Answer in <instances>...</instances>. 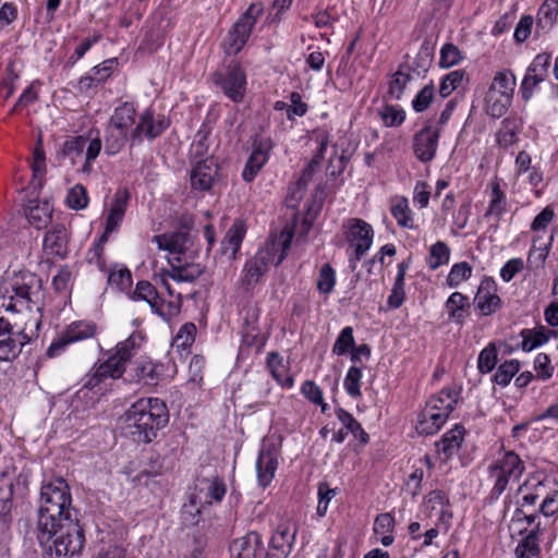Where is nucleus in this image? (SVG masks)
Instances as JSON below:
<instances>
[{
    "label": "nucleus",
    "instance_id": "nucleus-26",
    "mask_svg": "<svg viewBox=\"0 0 558 558\" xmlns=\"http://www.w3.org/2000/svg\"><path fill=\"white\" fill-rule=\"evenodd\" d=\"M432 407H425L417 416L416 430L422 435H434L446 423L449 415L432 412Z\"/></svg>",
    "mask_w": 558,
    "mask_h": 558
},
{
    "label": "nucleus",
    "instance_id": "nucleus-4",
    "mask_svg": "<svg viewBox=\"0 0 558 558\" xmlns=\"http://www.w3.org/2000/svg\"><path fill=\"white\" fill-rule=\"evenodd\" d=\"M524 471V463L514 451H507L488 466L489 480L493 482L490 498L498 499L510 481L519 480Z\"/></svg>",
    "mask_w": 558,
    "mask_h": 558
},
{
    "label": "nucleus",
    "instance_id": "nucleus-21",
    "mask_svg": "<svg viewBox=\"0 0 558 558\" xmlns=\"http://www.w3.org/2000/svg\"><path fill=\"white\" fill-rule=\"evenodd\" d=\"M218 172L217 163L213 158L198 161L191 171V185L195 190H210Z\"/></svg>",
    "mask_w": 558,
    "mask_h": 558
},
{
    "label": "nucleus",
    "instance_id": "nucleus-60",
    "mask_svg": "<svg viewBox=\"0 0 558 558\" xmlns=\"http://www.w3.org/2000/svg\"><path fill=\"white\" fill-rule=\"evenodd\" d=\"M354 345L353 328L350 326L344 327L336 339L332 347V352L337 355H343L350 348Z\"/></svg>",
    "mask_w": 558,
    "mask_h": 558
},
{
    "label": "nucleus",
    "instance_id": "nucleus-33",
    "mask_svg": "<svg viewBox=\"0 0 558 558\" xmlns=\"http://www.w3.org/2000/svg\"><path fill=\"white\" fill-rule=\"evenodd\" d=\"M104 141L105 153L109 156H113L119 154L129 141L131 142V136L107 123L105 126Z\"/></svg>",
    "mask_w": 558,
    "mask_h": 558
},
{
    "label": "nucleus",
    "instance_id": "nucleus-62",
    "mask_svg": "<svg viewBox=\"0 0 558 558\" xmlns=\"http://www.w3.org/2000/svg\"><path fill=\"white\" fill-rule=\"evenodd\" d=\"M410 81V74L397 71L389 82L388 94L395 99H400Z\"/></svg>",
    "mask_w": 558,
    "mask_h": 558
},
{
    "label": "nucleus",
    "instance_id": "nucleus-55",
    "mask_svg": "<svg viewBox=\"0 0 558 558\" xmlns=\"http://www.w3.org/2000/svg\"><path fill=\"white\" fill-rule=\"evenodd\" d=\"M435 98V85L433 82L425 85L412 100V108L415 112H424L428 109Z\"/></svg>",
    "mask_w": 558,
    "mask_h": 558
},
{
    "label": "nucleus",
    "instance_id": "nucleus-44",
    "mask_svg": "<svg viewBox=\"0 0 558 558\" xmlns=\"http://www.w3.org/2000/svg\"><path fill=\"white\" fill-rule=\"evenodd\" d=\"M539 551L538 538L534 530L519 542L514 550L517 558H532L537 556Z\"/></svg>",
    "mask_w": 558,
    "mask_h": 558
},
{
    "label": "nucleus",
    "instance_id": "nucleus-41",
    "mask_svg": "<svg viewBox=\"0 0 558 558\" xmlns=\"http://www.w3.org/2000/svg\"><path fill=\"white\" fill-rule=\"evenodd\" d=\"M159 298V293L156 287L146 280H141L136 283L135 290L130 294L132 301H145L148 303L150 308H155L156 301Z\"/></svg>",
    "mask_w": 558,
    "mask_h": 558
},
{
    "label": "nucleus",
    "instance_id": "nucleus-5",
    "mask_svg": "<svg viewBox=\"0 0 558 558\" xmlns=\"http://www.w3.org/2000/svg\"><path fill=\"white\" fill-rule=\"evenodd\" d=\"M144 341L140 332H133L125 340L120 341L109 357L97 364L106 379H119L126 372V363L137 353Z\"/></svg>",
    "mask_w": 558,
    "mask_h": 558
},
{
    "label": "nucleus",
    "instance_id": "nucleus-39",
    "mask_svg": "<svg viewBox=\"0 0 558 558\" xmlns=\"http://www.w3.org/2000/svg\"><path fill=\"white\" fill-rule=\"evenodd\" d=\"M336 416L343 424L347 433L350 432L362 444L368 442V434L363 429L362 425L353 417L351 413L342 408H339L336 410Z\"/></svg>",
    "mask_w": 558,
    "mask_h": 558
},
{
    "label": "nucleus",
    "instance_id": "nucleus-45",
    "mask_svg": "<svg viewBox=\"0 0 558 558\" xmlns=\"http://www.w3.org/2000/svg\"><path fill=\"white\" fill-rule=\"evenodd\" d=\"M450 257L449 246L442 242L437 241L429 248V255L427 258L428 267L433 270L439 268L442 265L448 264Z\"/></svg>",
    "mask_w": 558,
    "mask_h": 558
},
{
    "label": "nucleus",
    "instance_id": "nucleus-31",
    "mask_svg": "<svg viewBox=\"0 0 558 558\" xmlns=\"http://www.w3.org/2000/svg\"><path fill=\"white\" fill-rule=\"evenodd\" d=\"M245 233V222L242 219L234 220L221 242L222 253L227 254L230 251L234 255L240 250Z\"/></svg>",
    "mask_w": 558,
    "mask_h": 558
},
{
    "label": "nucleus",
    "instance_id": "nucleus-64",
    "mask_svg": "<svg viewBox=\"0 0 558 558\" xmlns=\"http://www.w3.org/2000/svg\"><path fill=\"white\" fill-rule=\"evenodd\" d=\"M17 347L16 340L12 338V332L0 333V361H9L14 357L19 352Z\"/></svg>",
    "mask_w": 558,
    "mask_h": 558
},
{
    "label": "nucleus",
    "instance_id": "nucleus-56",
    "mask_svg": "<svg viewBox=\"0 0 558 558\" xmlns=\"http://www.w3.org/2000/svg\"><path fill=\"white\" fill-rule=\"evenodd\" d=\"M550 63V53H539L533 59L526 71L533 73L534 77L545 81L548 77Z\"/></svg>",
    "mask_w": 558,
    "mask_h": 558
},
{
    "label": "nucleus",
    "instance_id": "nucleus-29",
    "mask_svg": "<svg viewBox=\"0 0 558 558\" xmlns=\"http://www.w3.org/2000/svg\"><path fill=\"white\" fill-rule=\"evenodd\" d=\"M458 396L457 390L445 388L438 395L432 396L425 407H432V412L449 415L458 403Z\"/></svg>",
    "mask_w": 558,
    "mask_h": 558
},
{
    "label": "nucleus",
    "instance_id": "nucleus-14",
    "mask_svg": "<svg viewBox=\"0 0 558 558\" xmlns=\"http://www.w3.org/2000/svg\"><path fill=\"white\" fill-rule=\"evenodd\" d=\"M165 364L143 356L137 359L128 372L129 380L146 386H156L165 375Z\"/></svg>",
    "mask_w": 558,
    "mask_h": 558
},
{
    "label": "nucleus",
    "instance_id": "nucleus-53",
    "mask_svg": "<svg viewBox=\"0 0 558 558\" xmlns=\"http://www.w3.org/2000/svg\"><path fill=\"white\" fill-rule=\"evenodd\" d=\"M336 284V271L330 264L326 263L320 267L317 290L323 294H330Z\"/></svg>",
    "mask_w": 558,
    "mask_h": 558
},
{
    "label": "nucleus",
    "instance_id": "nucleus-35",
    "mask_svg": "<svg viewBox=\"0 0 558 558\" xmlns=\"http://www.w3.org/2000/svg\"><path fill=\"white\" fill-rule=\"evenodd\" d=\"M275 146L274 141L268 136H255L252 144V153L248 159L252 163H258L264 167L268 159L270 151Z\"/></svg>",
    "mask_w": 558,
    "mask_h": 558
},
{
    "label": "nucleus",
    "instance_id": "nucleus-43",
    "mask_svg": "<svg viewBox=\"0 0 558 558\" xmlns=\"http://www.w3.org/2000/svg\"><path fill=\"white\" fill-rule=\"evenodd\" d=\"M391 215L397 220L400 227L407 229H414L412 211L409 207V202L405 197L397 199V202L391 207Z\"/></svg>",
    "mask_w": 558,
    "mask_h": 558
},
{
    "label": "nucleus",
    "instance_id": "nucleus-30",
    "mask_svg": "<svg viewBox=\"0 0 558 558\" xmlns=\"http://www.w3.org/2000/svg\"><path fill=\"white\" fill-rule=\"evenodd\" d=\"M267 367L280 386L284 388L293 387V377L288 373L283 357L278 352H269L267 354Z\"/></svg>",
    "mask_w": 558,
    "mask_h": 558
},
{
    "label": "nucleus",
    "instance_id": "nucleus-51",
    "mask_svg": "<svg viewBox=\"0 0 558 558\" xmlns=\"http://www.w3.org/2000/svg\"><path fill=\"white\" fill-rule=\"evenodd\" d=\"M519 369L520 362L518 360L506 361L498 366L493 379L497 385L506 387Z\"/></svg>",
    "mask_w": 558,
    "mask_h": 558
},
{
    "label": "nucleus",
    "instance_id": "nucleus-15",
    "mask_svg": "<svg viewBox=\"0 0 558 558\" xmlns=\"http://www.w3.org/2000/svg\"><path fill=\"white\" fill-rule=\"evenodd\" d=\"M296 533L298 530L294 524L280 523L269 541L268 558H288L292 551Z\"/></svg>",
    "mask_w": 558,
    "mask_h": 558
},
{
    "label": "nucleus",
    "instance_id": "nucleus-63",
    "mask_svg": "<svg viewBox=\"0 0 558 558\" xmlns=\"http://www.w3.org/2000/svg\"><path fill=\"white\" fill-rule=\"evenodd\" d=\"M318 505H317V515L323 518L325 517L328 505L332 498L337 495L336 489L330 488L327 483H319L318 484Z\"/></svg>",
    "mask_w": 558,
    "mask_h": 558
},
{
    "label": "nucleus",
    "instance_id": "nucleus-48",
    "mask_svg": "<svg viewBox=\"0 0 558 558\" xmlns=\"http://www.w3.org/2000/svg\"><path fill=\"white\" fill-rule=\"evenodd\" d=\"M378 116L387 128L400 126L405 120V111L393 105H385L378 110Z\"/></svg>",
    "mask_w": 558,
    "mask_h": 558
},
{
    "label": "nucleus",
    "instance_id": "nucleus-16",
    "mask_svg": "<svg viewBox=\"0 0 558 558\" xmlns=\"http://www.w3.org/2000/svg\"><path fill=\"white\" fill-rule=\"evenodd\" d=\"M229 550L232 558H268L263 538L257 532H248L235 538Z\"/></svg>",
    "mask_w": 558,
    "mask_h": 558
},
{
    "label": "nucleus",
    "instance_id": "nucleus-8",
    "mask_svg": "<svg viewBox=\"0 0 558 558\" xmlns=\"http://www.w3.org/2000/svg\"><path fill=\"white\" fill-rule=\"evenodd\" d=\"M213 82L226 97L235 104L244 100L246 93V73L239 62L232 61L213 74Z\"/></svg>",
    "mask_w": 558,
    "mask_h": 558
},
{
    "label": "nucleus",
    "instance_id": "nucleus-50",
    "mask_svg": "<svg viewBox=\"0 0 558 558\" xmlns=\"http://www.w3.org/2000/svg\"><path fill=\"white\" fill-rule=\"evenodd\" d=\"M523 351H532L533 349L546 343L549 337L545 333L544 329H523L521 331Z\"/></svg>",
    "mask_w": 558,
    "mask_h": 558
},
{
    "label": "nucleus",
    "instance_id": "nucleus-49",
    "mask_svg": "<svg viewBox=\"0 0 558 558\" xmlns=\"http://www.w3.org/2000/svg\"><path fill=\"white\" fill-rule=\"evenodd\" d=\"M497 348L494 342L488 343L478 354L477 369L481 374L490 373L497 364Z\"/></svg>",
    "mask_w": 558,
    "mask_h": 558
},
{
    "label": "nucleus",
    "instance_id": "nucleus-32",
    "mask_svg": "<svg viewBox=\"0 0 558 558\" xmlns=\"http://www.w3.org/2000/svg\"><path fill=\"white\" fill-rule=\"evenodd\" d=\"M449 319L462 325L465 319L464 312L470 308L469 298L460 292H453L445 303Z\"/></svg>",
    "mask_w": 558,
    "mask_h": 558
},
{
    "label": "nucleus",
    "instance_id": "nucleus-47",
    "mask_svg": "<svg viewBox=\"0 0 558 558\" xmlns=\"http://www.w3.org/2000/svg\"><path fill=\"white\" fill-rule=\"evenodd\" d=\"M108 283L119 291H128L132 286V274L126 267L114 266L108 275Z\"/></svg>",
    "mask_w": 558,
    "mask_h": 558
},
{
    "label": "nucleus",
    "instance_id": "nucleus-19",
    "mask_svg": "<svg viewBox=\"0 0 558 558\" xmlns=\"http://www.w3.org/2000/svg\"><path fill=\"white\" fill-rule=\"evenodd\" d=\"M130 199L131 194L128 189L123 187L116 191L106 218L105 230L107 233H113L119 230L123 222Z\"/></svg>",
    "mask_w": 558,
    "mask_h": 558
},
{
    "label": "nucleus",
    "instance_id": "nucleus-18",
    "mask_svg": "<svg viewBox=\"0 0 558 558\" xmlns=\"http://www.w3.org/2000/svg\"><path fill=\"white\" fill-rule=\"evenodd\" d=\"M69 231L63 223L53 225L44 236V251L47 255L65 258L69 255Z\"/></svg>",
    "mask_w": 558,
    "mask_h": 558
},
{
    "label": "nucleus",
    "instance_id": "nucleus-54",
    "mask_svg": "<svg viewBox=\"0 0 558 558\" xmlns=\"http://www.w3.org/2000/svg\"><path fill=\"white\" fill-rule=\"evenodd\" d=\"M472 275V267L468 262H461L452 265L447 283L451 288L458 287L462 281L468 280Z\"/></svg>",
    "mask_w": 558,
    "mask_h": 558
},
{
    "label": "nucleus",
    "instance_id": "nucleus-10",
    "mask_svg": "<svg viewBox=\"0 0 558 558\" xmlns=\"http://www.w3.org/2000/svg\"><path fill=\"white\" fill-rule=\"evenodd\" d=\"M281 436H269L262 442L256 460L258 484L266 488L272 482L278 469V459L281 453Z\"/></svg>",
    "mask_w": 558,
    "mask_h": 558
},
{
    "label": "nucleus",
    "instance_id": "nucleus-3",
    "mask_svg": "<svg viewBox=\"0 0 558 558\" xmlns=\"http://www.w3.org/2000/svg\"><path fill=\"white\" fill-rule=\"evenodd\" d=\"M76 518L66 481L62 477L45 481L40 488L36 529Z\"/></svg>",
    "mask_w": 558,
    "mask_h": 558
},
{
    "label": "nucleus",
    "instance_id": "nucleus-20",
    "mask_svg": "<svg viewBox=\"0 0 558 558\" xmlns=\"http://www.w3.org/2000/svg\"><path fill=\"white\" fill-rule=\"evenodd\" d=\"M203 271L199 264L187 262L182 256L169 258V268H163L165 275L177 282H194Z\"/></svg>",
    "mask_w": 558,
    "mask_h": 558
},
{
    "label": "nucleus",
    "instance_id": "nucleus-1",
    "mask_svg": "<svg viewBox=\"0 0 558 558\" xmlns=\"http://www.w3.org/2000/svg\"><path fill=\"white\" fill-rule=\"evenodd\" d=\"M125 428L134 441L149 444L169 422V411L159 398H142L124 414Z\"/></svg>",
    "mask_w": 558,
    "mask_h": 558
},
{
    "label": "nucleus",
    "instance_id": "nucleus-27",
    "mask_svg": "<svg viewBox=\"0 0 558 558\" xmlns=\"http://www.w3.org/2000/svg\"><path fill=\"white\" fill-rule=\"evenodd\" d=\"M558 16V0H544L541 4L537 15L535 33L541 36L548 33L555 25Z\"/></svg>",
    "mask_w": 558,
    "mask_h": 558
},
{
    "label": "nucleus",
    "instance_id": "nucleus-23",
    "mask_svg": "<svg viewBox=\"0 0 558 558\" xmlns=\"http://www.w3.org/2000/svg\"><path fill=\"white\" fill-rule=\"evenodd\" d=\"M136 114L135 106L130 101H124L113 110L107 123L132 137V131L136 125Z\"/></svg>",
    "mask_w": 558,
    "mask_h": 558
},
{
    "label": "nucleus",
    "instance_id": "nucleus-24",
    "mask_svg": "<svg viewBox=\"0 0 558 558\" xmlns=\"http://www.w3.org/2000/svg\"><path fill=\"white\" fill-rule=\"evenodd\" d=\"M153 241L157 244L158 248L177 254L175 256H182L189 245L190 235L185 231H177L170 234L155 235Z\"/></svg>",
    "mask_w": 558,
    "mask_h": 558
},
{
    "label": "nucleus",
    "instance_id": "nucleus-52",
    "mask_svg": "<svg viewBox=\"0 0 558 558\" xmlns=\"http://www.w3.org/2000/svg\"><path fill=\"white\" fill-rule=\"evenodd\" d=\"M88 201L87 191L82 184H76L71 187L65 197V204L68 207L74 210L86 208Z\"/></svg>",
    "mask_w": 558,
    "mask_h": 558
},
{
    "label": "nucleus",
    "instance_id": "nucleus-22",
    "mask_svg": "<svg viewBox=\"0 0 558 558\" xmlns=\"http://www.w3.org/2000/svg\"><path fill=\"white\" fill-rule=\"evenodd\" d=\"M24 214L28 222L40 230L51 221L53 206L48 201L31 199L24 207Z\"/></svg>",
    "mask_w": 558,
    "mask_h": 558
},
{
    "label": "nucleus",
    "instance_id": "nucleus-17",
    "mask_svg": "<svg viewBox=\"0 0 558 558\" xmlns=\"http://www.w3.org/2000/svg\"><path fill=\"white\" fill-rule=\"evenodd\" d=\"M476 308L482 315L488 316L501 307V299L497 294V283L492 277H484L474 296Z\"/></svg>",
    "mask_w": 558,
    "mask_h": 558
},
{
    "label": "nucleus",
    "instance_id": "nucleus-59",
    "mask_svg": "<svg viewBox=\"0 0 558 558\" xmlns=\"http://www.w3.org/2000/svg\"><path fill=\"white\" fill-rule=\"evenodd\" d=\"M87 141V137L83 135L68 138L63 144L62 154L66 157H70L74 162V159L80 157L84 151Z\"/></svg>",
    "mask_w": 558,
    "mask_h": 558
},
{
    "label": "nucleus",
    "instance_id": "nucleus-37",
    "mask_svg": "<svg viewBox=\"0 0 558 558\" xmlns=\"http://www.w3.org/2000/svg\"><path fill=\"white\" fill-rule=\"evenodd\" d=\"M266 268L267 264L264 257L256 256L245 264L242 282L245 286L246 290H248L252 286L258 282V280L265 274Z\"/></svg>",
    "mask_w": 558,
    "mask_h": 558
},
{
    "label": "nucleus",
    "instance_id": "nucleus-34",
    "mask_svg": "<svg viewBox=\"0 0 558 558\" xmlns=\"http://www.w3.org/2000/svg\"><path fill=\"white\" fill-rule=\"evenodd\" d=\"M512 98L488 88L485 96V108L493 118L502 117L511 105Z\"/></svg>",
    "mask_w": 558,
    "mask_h": 558
},
{
    "label": "nucleus",
    "instance_id": "nucleus-36",
    "mask_svg": "<svg viewBox=\"0 0 558 558\" xmlns=\"http://www.w3.org/2000/svg\"><path fill=\"white\" fill-rule=\"evenodd\" d=\"M33 179L31 185L34 190H39L44 183V175L46 173V157L41 145V140L38 141L33 151L32 162Z\"/></svg>",
    "mask_w": 558,
    "mask_h": 558
},
{
    "label": "nucleus",
    "instance_id": "nucleus-11",
    "mask_svg": "<svg viewBox=\"0 0 558 558\" xmlns=\"http://www.w3.org/2000/svg\"><path fill=\"white\" fill-rule=\"evenodd\" d=\"M170 126V119L163 114H155L154 110H144L132 131V145L140 144L144 137L153 141Z\"/></svg>",
    "mask_w": 558,
    "mask_h": 558
},
{
    "label": "nucleus",
    "instance_id": "nucleus-9",
    "mask_svg": "<svg viewBox=\"0 0 558 558\" xmlns=\"http://www.w3.org/2000/svg\"><path fill=\"white\" fill-rule=\"evenodd\" d=\"M263 4L252 3L240 16L227 35L225 41V52L227 54H236L242 50L257 19L263 14Z\"/></svg>",
    "mask_w": 558,
    "mask_h": 558
},
{
    "label": "nucleus",
    "instance_id": "nucleus-2",
    "mask_svg": "<svg viewBox=\"0 0 558 558\" xmlns=\"http://www.w3.org/2000/svg\"><path fill=\"white\" fill-rule=\"evenodd\" d=\"M44 558H74L82 555L86 538L78 519L61 521L35 530Z\"/></svg>",
    "mask_w": 558,
    "mask_h": 558
},
{
    "label": "nucleus",
    "instance_id": "nucleus-25",
    "mask_svg": "<svg viewBox=\"0 0 558 558\" xmlns=\"http://www.w3.org/2000/svg\"><path fill=\"white\" fill-rule=\"evenodd\" d=\"M465 429L462 425L456 424L453 428L445 433L439 441L436 442L438 453H442L445 459L456 454L464 439Z\"/></svg>",
    "mask_w": 558,
    "mask_h": 558
},
{
    "label": "nucleus",
    "instance_id": "nucleus-12",
    "mask_svg": "<svg viewBox=\"0 0 558 558\" xmlns=\"http://www.w3.org/2000/svg\"><path fill=\"white\" fill-rule=\"evenodd\" d=\"M96 330L97 326L93 322H74L49 345L46 355L48 357L58 356L70 343L93 338L96 335Z\"/></svg>",
    "mask_w": 558,
    "mask_h": 558
},
{
    "label": "nucleus",
    "instance_id": "nucleus-61",
    "mask_svg": "<svg viewBox=\"0 0 558 558\" xmlns=\"http://www.w3.org/2000/svg\"><path fill=\"white\" fill-rule=\"evenodd\" d=\"M462 59L461 51L453 44H445L440 49L439 65L442 68H450L460 62Z\"/></svg>",
    "mask_w": 558,
    "mask_h": 558
},
{
    "label": "nucleus",
    "instance_id": "nucleus-46",
    "mask_svg": "<svg viewBox=\"0 0 558 558\" xmlns=\"http://www.w3.org/2000/svg\"><path fill=\"white\" fill-rule=\"evenodd\" d=\"M538 239H539L538 236H535L533 239V246L530 250L529 256H527V263L534 268H539V267L544 266L545 260L548 257L549 251L553 245L554 232H551V234L548 239V243L544 244L543 246L536 247L535 244L538 241Z\"/></svg>",
    "mask_w": 558,
    "mask_h": 558
},
{
    "label": "nucleus",
    "instance_id": "nucleus-38",
    "mask_svg": "<svg viewBox=\"0 0 558 558\" xmlns=\"http://www.w3.org/2000/svg\"><path fill=\"white\" fill-rule=\"evenodd\" d=\"M155 306V308H151L153 313L160 316L163 320L170 322L181 311L182 295L180 293H177L175 298L170 299L169 301H165L159 296L156 301Z\"/></svg>",
    "mask_w": 558,
    "mask_h": 558
},
{
    "label": "nucleus",
    "instance_id": "nucleus-28",
    "mask_svg": "<svg viewBox=\"0 0 558 558\" xmlns=\"http://www.w3.org/2000/svg\"><path fill=\"white\" fill-rule=\"evenodd\" d=\"M507 205L508 203L505 192L501 191L499 182L494 181L492 183L490 201L487 210L484 214V218L494 219L495 227H498L502 215L507 211Z\"/></svg>",
    "mask_w": 558,
    "mask_h": 558
},
{
    "label": "nucleus",
    "instance_id": "nucleus-7",
    "mask_svg": "<svg viewBox=\"0 0 558 558\" xmlns=\"http://www.w3.org/2000/svg\"><path fill=\"white\" fill-rule=\"evenodd\" d=\"M227 493V486L222 478L218 475L208 477H198L195 484V493L191 497L190 509L185 507L182 511V518L186 522L187 515L192 517L191 523L197 522L195 515L199 514V509H195L196 513L192 512V508L196 505H211L213 502H220Z\"/></svg>",
    "mask_w": 558,
    "mask_h": 558
},
{
    "label": "nucleus",
    "instance_id": "nucleus-57",
    "mask_svg": "<svg viewBox=\"0 0 558 558\" xmlns=\"http://www.w3.org/2000/svg\"><path fill=\"white\" fill-rule=\"evenodd\" d=\"M362 367L353 365L349 368L344 378V389L349 396L361 397Z\"/></svg>",
    "mask_w": 558,
    "mask_h": 558
},
{
    "label": "nucleus",
    "instance_id": "nucleus-13",
    "mask_svg": "<svg viewBox=\"0 0 558 558\" xmlns=\"http://www.w3.org/2000/svg\"><path fill=\"white\" fill-rule=\"evenodd\" d=\"M439 137L440 128L426 124L413 136L412 148L414 156L424 163L432 161L438 149Z\"/></svg>",
    "mask_w": 558,
    "mask_h": 558
},
{
    "label": "nucleus",
    "instance_id": "nucleus-58",
    "mask_svg": "<svg viewBox=\"0 0 558 558\" xmlns=\"http://www.w3.org/2000/svg\"><path fill=\"white\" fill-rule=\"evenodd\" d=\"M464 78L463 70H454L445 75L439 85V94L442 98L448 97L454 89H457Z\"/></svg>",
    "mask_w": 558,
    "mask_h": 558
},
{
    "label": "nucleus",
    "instance_id": "nucleus-6",
    "mask_svg": "<svg viewBox=\"0 0 558 558\" xmlns=\"http://www.w3.org/2000/svg\"><path fill=\"white\" fill-rule=\"evenodd\" d=\"M344 236L350 247L353 248L349 255V266L355 270L357 263L371 248L373 243V227L363 219L350 218L343 222Z\"/></svg>",
    "mask_w": 558,
    "mask_h": 558
},
{
    "label": "nucleus",
    "instance_id": "nucleus-40",
    "mask_svg": "<svg viewBox=\"0 0 558 558\" xmlns=\"http://www.w3.org/2000/svg\"><path fill=\"white\" fill-rule=\"evenodd\" d=\"M196 326L194 323L183 324L171 342L172 349L178 352L187 351L195 341Z\"/></svg>",
    "mask_w": 558,
    "mask_h": 558
},
{
    "label": "nucleus",
    "instance_id": "nucleus-42",
    "mask_svg": "<svg viewBox=\"0 0 558 558\" xmlns=\"http://www.w3.org/2000/svg\"><path fill=\"white\" fill-rule=\"evenodd\" d=\"M515 87V76L510 71L497 72L494 76L489 89L500 93L502 95L513 97Z\"/></svg>",
    "mask_w": 558,
    "mask_h": 558
}]
</instances>
